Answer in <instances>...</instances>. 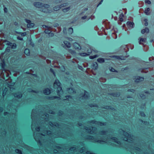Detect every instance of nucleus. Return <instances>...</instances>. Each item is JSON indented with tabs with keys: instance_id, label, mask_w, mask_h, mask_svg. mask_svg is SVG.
<instances>
[{
	"instance_id": "obj_1",
	"label": "nucleus",
	"mask_w": 154,
	"mask_h": 154,
	"mask_svg": "<svg viewBox=\"0 0 154 154\" xmlns=\"http://www.w3.org/2000/svg\"><path fill=\"white\" fill-rule=\"evenodd\" d=\"M36 111L35 109H33L32 110L31 118L32 120V122L31 125V128L32 131H33L34 129L37 131H40L43 132L44 134H40V133L34 132L33 136L34 138L36 141L38 143L40 144H41V142L43 141V142H45L44 140H45L43 138L47 135H51V137L54 138L58 137H60V135L58 134H51V131H48L46 128L43 129L41 128L40 129L39 128H37L38 124L37 121V118L36 116Z\"/></svg>"
},
{
	"instance_id": "obj_2",
	"label": "nucleus",
	"mask_w": 154,
	"mask_h": 154,
	"mask_svg": "<svg viewBox=\"0 0 154 154\" xmlns=\"http://www.w3.org/2000/svg\"><path fill=\"white\" fill-rule=\"evenodd\" d=\"M120 133L121 134H123V137H122L123 140H124L127 141L131 144H129L128 145L130 146L131 149L130 151L132 153L135 154L134 152L137 154H139V152H140V149L138 147L135 146L136 145L135 142L134 137L131 135H129L128 133L124 131L121 130L120 131Z\"/></svg>"
},
{
	"instance_id": "obj_3",
	"label": "nucleus",
	"mask_w": 154,
	"mask_h": 154,
	"mask_svg": "<svg viewBox=\"0 0 154 154\" xmlns=\"http://www.w3.org/2000/svg\"><path fill=\"white\" fill-rule=\"evenodd\" d=\"M61 83L58 80H56L54 83V88L57 89V95L60 96V95L63 93V91L60 86Z\"/></svg>"
},
{
	"instance_id": "obj_4",
	"label": "nucleus",
	"mask_w": 154,
	"mask_h": 154,
	"mask_svg": "<svg viewBox=\"0 0 154 154\" xmlns=\"http://www.w3.org/2000/svg\"><path fill=\"white\" fill-rule=\"evenodd\" d=\"M92 129L91 128H88L87 127H85V129L87 131L91 134H93L94 133V134H96V131L97 130V128L94 127H92Z\"/></svg>"
},
{
	"instance_id": "obj_5",
	"label": "nucleus",
	"mask_w": 154,
	"mask_h": 154,
	"mask_svg": "<svg viewBox=\"0 0 154 154\" xmlns=\"http://www.w3.org/2000/svg\"><path fill=\"white\" fill-rule=\"evenodd\" d=\"M108 139V140L106 139H104V140L106 141H107V140H108L109 141H110L111 140L112 142H114L115 143H116L117 144L116 145L117 146H121V142L120 141H118V139L116 137H112L110 138H109L108 137H107Z\"/></svg>"
},
{
	"instance_id": "obj_6",
	"label": "nucleus",
	"mask_w": 154,
	"mask_h": 154,
	"mask_svg": "<svg viewBox=\"0 0 154 154\" xmlns=\"http://www.w3.org/2000/svg\"><path fill=\"white\" fill-rule=\"evenodd\" d=\"M25 21L27 23V27L28 28H33L35 25L34 23H32L31 21L29 20L25 19Z\"/></svg>"
},
{
	"instance_id": "obj_7",
	"label": "nucleus",
	"mask_w": 154,
	"mask_h": 154,
	"mask_svg": "<svg viewBox=\"0 0 154 154\" xmlns=\"http://www.w3.org/2000/svg\"><path fill=\"white\" fill-rule=\"evenodd\" d=\"M90 123H92L93 124H94L96 125H99L101 126L102 125H106V123H103L102 122H98L96 121H95V120H92L89 122Z\"/></svg>"
},
{
	"instance_id": "obj_8",
	"label": "nucleus",
	"mask_w": 154,
	"mask_h": 154,
	"mask_svg": "<svg viewBox=\"0 0 154 154\" xmlns=\"http://www.w3.org/2000/svg\"><path fill=\"white\" fill-rule=\"evenodd\" d=\"M73 47L75 49L78 50H81V47L80 45L76 42H75L73 44Z\"/></svg>"
},
{
	"instance_id": "obj_9",
	"label": "nucleus",
	"mask_w": 154,
	"mask_h": 154,
	"mask_svg": "<svg viewBox=\"0 0 154 154\" xmlns=\"http://www.w3.org/2000/svg\"><path fill=\"white\" fill-rule=\"evenodd\" d=\"M97 53H98V54L95 55H94L89 56V57L90 59H94L101 56V54L100 52L98 51V52Z\"/></svg>"
},
{
	"instance_id": "obj_10",
	"label": "nucleus",
	"mask_w": 154,
	"mask_h": 154,
	"mask_svg": "<svg viewBox=\"0 0 154 154\" xmlns=\"http://www.w3.org/2000/svg\"><path fill=\"white\" fill-rule=\"evenodd\" d=\"M89 94L88 93L86 92V91H85L84 94L83 96L82 99H88L89 97Z\"/></svg>"
},
{
	"instance_id": "obj_11",
	"label": "nucleus",
	"mask_w": 154,
	"mask_h": 154,
	"mask_svg": "<svg viewBox=\"0 0 154 154\" xmlns=\"http://www.w3.org/2000/svg\"><path fill=\"white\" fill-rule=\"evenodd\" d=\"M93 52H94L95 53H97L98 51L96 50H92L90 48H88L87 50V52L88 54H90L91 53Z\"/></svg>"
},
{
	"instance_id": "obj_12",
	"label": "nucleus",
	"mask_w": 154,
	"mask_h": 154,
	"mask_svg": "<svg viewBox=\"0 0 154 154\" xmlns=\"http://www.w3.org/2000/svg\"><path fill=\"white\" fill-rule=\"evenodd\" d=\"M34 5L36 7L38 8H41L42 7V4L39 2H35L34 3Z\"/></svg>"
},
{
	"instance_id": "obj_13",
	"label": "nucleus",
	"mask_w": 154,
	"mask_h": 154,
	"mask_svg": "<svg viewBox=\"0 0 154 154\" xmlns=\"http://www.w3.org/2000/svg\"><path fill=\"white\" fill-rule=\"evenodd\" d=\"M49 125L50 126L52 127H59V124L57 123H55L54 124H53L52 123V122H49Z\"/></svg>"
},
{
	"instance_id": "obj_14",
	"label": "nucleus",
	"mask_w": 154,
	"mask_h": 154,
	"mask_svg": "<svg viewBox=\"0 0 154 154\" xmlns=\"http://www.w3.org/2000/svg\"><path fill=\"white\" fill-rule=\"evenodd\" d=\"M14 96L15 97L20 98L22 97V94L20 92H17L14 94Z\"/></svg>"
},
{
	"instance_id": "obj_15",
	"label": "nucleus",
	"mask_w": 154,
	"mask_h": 154,
	"mask_svg": "<svg viewBox=\"0 0 154 154\" xmlns=\"http://www.w3.org/2000/svg\"><path fill=\"white\" fill-rule=\"evenodd\" d=\"M126 24L128 27L133 28L134 25V23L131 21H128Z\"/></svg>"
},
{
	"instance_id": "obj_16",
	"label": "nucleus",
	"mask_w": 154,
	"mask_h": 154,
	"mask_svg": "<svg viewBox=\"0 0 154 154\" xmlns=\"http://www.w3.org/2000/svg\"><path fill=\"white\" fill-rule=\"evenodd\" d=\"M67 91L69 93L72 94L75 93L74 89L73 88H69L67 89Z\"/></svg>"
},
{
	"instance_id": "obj_17",
	"label": "nucleus",
	"mask_w": 154,
	"mask_h": 154,
	"mask_svg": "<svg viewBox=\"0 0 154 154\" xmlns=\"http://www.w3.org/2000/svg\"><path fill=\"white\" fill-rule=\"evenodd\" d=\"M144 78L143 77H141L140 76L137 77L136 79L135 82H141L143 80Z\"/></svg>"
},
{
	"instance_id": "obj_18",
	"label": "nucleus",
	"mask_w": 154,
	"mask_h": 154,
	"mask_svg": "<svg viewBox=\"0 0 154 154\" xmlns=\"http://www.w3.org/2000/svg\"><path fill=\"white\" fill-rule=\"evenodd\" d=\"M41 11H42L45 13H50L52 11L51 10H49L48 9H45L44 8H41Z\"/></svg>"
},
{
	"instance_id": "obj_19",
	"label": "nucleus",
	"mask_w": 154,
	"mask_h": 154,
	"mask_svg": "<svg viewBox=\"0 0 154 154\" xmlns=\"http://www.w3.org/2000/svg\"><path fill=\"white\" fill-rule=\"evenodd\" d=\"M98 64L97 62H94L93 63L92 68L94 69H96L98 68Z\"/></svg>"
},
{
	"instance_id": "obj_20",
	"label": "nucleus",
	"mask_w": 154,
	"mask_h": 154,
	"mask_svg": "<svg viewBox=\"0 0 154 154\" xmlns=\"http://www.w3.org/2000/svg\"><path fill=\"white\" fill-rule=\"evenodd\" d=\"M94 142H97V143H101L103 144L104 143H107L108 142H106L104 141H103L101 140H97L96 139H94L93 141Z\"/></svg>"
},
{
	"instance_id": "obj_21",
	"label": "nucleus",
	"mask_w": 154,
	"mask_h": 154,
	"mask_svg": "<svg viewBox=\"0 0 154 154\" xmlns=\"http://www.w3.org/2000/svg\"><path fill=\"white\" fill-rule=\"evenodd\" d=\"M51 93L50 90L48 88H46L44 91V93L46 95H48L50 94Z\"/></svg>"
},
{
	"instance_id": "obj_22",
	"label": "nucleus",
	"mask_w": 154,
	"mask_h": 154,
	"mask_svg": "<svg viewBox=\"0 0 154 154\" xmlns=\"http://www.w3.org/2000/svg\"><path fill=\"white\" fill-rule=\"evenodd\" d=\"M149 29L148 28L146 27L145 29H143L141 30V33L143 34L146 32V33H148L149 32Z\"/></svg>"
},
{
	"instance_id": "obj_23",
	"label": "nucleus",
	"mask_w": 154,
	"mask_h": 154,
	"mask_svg": "<svg viewBox=\"0 0 154 154\" xmlns=\"http://www.w3.org/2000/svg\"><path fill=\"white\" fill-rule=\"evenodd\" d=\"M61 8V7L60 5L56 6L54 7V8H53V9L54 11H58L59 9H60Z\"/></svg>"
},
{
	"instance_id": "obj_24",
	"label": "nucleus",
	"mask_w": 154,
	"mask_h": 154,
	"mask_svg": "<svg viewBox=\"0 0 154 154\" xmlns=\"http://www.w3.org/2000/svg\"><path fill=\"white\" fill-rule=\"evenodd\" d=\"M150 11V8H147L146 9H145L144 11V13L147 15H149L150 14V13L149 12Z\"/></svg>"
},
{
	"instance_id": "obj_25",
	"label": "nucleus",
	"mask_w": 154,
	"mask_h": 154,
	"mask_svg": "<svg viewBox=\"0 0 154 154\" xmlns=\"http://www.w3.org/2000/svg\"><path fill=\"white\" fill-rule=\"evenodd\" d=\"M63 43L66 46L67 48H70L71 47V44H70L68 42H67L66 41H64L63 42Z\"/></svg>"
},
{
	"instance_id": "obj_26",
	"label": "nucleus",
	"mask_w": 154,
	"mask_h": 154,
	"mask_svg": "<svg viewBox=\"0 0 154 154\" xmlns=\"http://www.w3.org/2000/svg\"><path fill=\"white\" fill-rule=\"evenodd\" d=\"M49 117V115L47 113H45L43 115H42L41 117V118L44 119H45V120H46V118L48 117Z\"/></svg>"
},
{
	"instance_id": "obj_27",
	"label": "nucleus",
	"mask_w": 154,
	"mask_h": 154,
	"mask_svg": "<svg viewBox=\"0 0 154 154\" xmlns=\"http://www.w3.org/2000/svg\"><path fill=\"white\" fill-rule=\"evenodd\" d=\"M97 61L100 63H104L105 60L103 58H99L97 59Z\"/></svg>"
},
{
	"instance_id": "obj_28",
	"label": "nucleus",
	"mask_w": 154,
	"mask_h": 154,
	"mask_svg": "<svg viewBox=\"0 0 154 154\" xmlns=\"http://www.w3.org/2000/svg\"><path fill=\"white\" fill-rule=\"evenodd\" d=\"M70 9V6L68 7L67 8L63 9L62 11L63 12L66 13Z\"/></svg>"
},
{
	"instance_id": "obj_29",
	"label": "nucleus",
	"mask_w": 154,
	"mask_h": 154,
	"mask_svg": "<svg viewBox=\"0 0 154 154\" xmlns=\"http://www.w3.org/2000/svg\"><path fill=\"white\" fill-rule=\"evenodd\" d=\"M24 53L27 55H29L30 54L29 50L28 49H26L24 50Z\"/></svg>"
},
{
	"instance_id": "obj_30",
	"label": "nucleus",
	"mask_w": 154,
	"mask_h": 154,
	"mask_svg": "<svg viewBox=\"0 0 154 154\" xmlns=\"http://www.w3.org/2000/svg\"><path fill=\"white\" fill-rule=\"evenodd\" d=\"M50 7L49 5L47 4H45L43 5H42V8H44L45 9H48Z\"/></svg>"
},
{
	"instance_id": "obj_31",
	"label": "nucleus",
	"mask_w": 154,
	"mask_h": 154,
	"mask_svg": "<svg viewBox=\"0 0 154 154\" xmlns=\"http://www.w3.org/2000/svg\"><path fill=\"white\" fill-rule=\"evenodd\" d=\"M0 66H1L2 68L4 69L5 66V63L3 60L2 61V63L0 64Z\"/></svg>"
},
{
	"instance_id": "obj_32",
	"label": "nucleus",
	"mask_w": 154,
	"mask_h": 154,
	"mask_svg": "<svg viewBox=\"0 0 154 154\" xmlns=\"http://www.w3.org/2000/svg\"><path fill=\"white\" fill-rule=\"evenodd\" d=\"M49 99L51 100H53L55 99H57L58 100L60 99V98L59 97L57 96H53L49 97Z\"/></svg>"
},
{
	"instance_id": "obj_33",
	"label": "nucleus",
	"mask_w": 154,
	"mask_h": 154,
	"mask_svg": "<svg viewBox=\"0 0 154 154\" xmlns=\"http://www.w3.org/2000/svg\"><path fill=\"white\" fill-rule=\"evenodd\" d=\"M10 46H11V48L13 49H15L16 48L17 45L15 43H12Z\"/></svg>"
},
{
	"instance_id": "obj_34",
	"label": "nucleus",
	"mask_w": 154,
	"mask_h": 154,
	"mask_svg": "<svg viewBox=\"0 0 154 154\" xmlns=\"http://www.w3.org/2000/svg\"><path fill=\"white\" fill-rule=\"evenodd\" d=\"M146 41V39L145 38H140V39L139 42V44H141V42H145Z\"/></svg>"
},
{
	"instance_id": "obj_35",
	"label": "nucleus",
	"mask_w": 154,
	"mask_h": 154,
	"mask_svg": "<svg viewBox=\"0 0 154 154\" xmlns=\"http://www.w3.org/2000/svg\"><path fill=\"white\" fill-rule=\"evenodd\" d=\"M116 58L117 59H120L121 60H124V58L122 56H115L114 57Z\"/></svg>"
},
{
	"instance_id": "obj_36",
	"label": "nucleus",
	"mask_w": 154,
	"mask_h": 154,
	"mask_svg": "<svg viewBox=\"0 0 154 154\" xmlns=\"http://www.w3.org/2000/svg\"><path fill=\"white\" fill-rule=\"evenodd\" d=\"M69 150L70 151H73L74 152H75V151H77L78 150V149H76V148L75 147H72L69 149Z\"/></svg>"
},
{
	"instance_id": "obj_37",
	"label": "nucleus",
	"mask_w": 154,
	"mask_h": 154,
	"mask_svg": "<svg viewBox=\"0 0 154 154\" xmlns=\"http://www.w3.org/2000/svg\"><path fill=\"white\" fill-rule=\"evenodd\" d=\"M79 54L80 56L83 57L89 55V54H88L85 53H80Z\"/></svg>"
},
{
	"instance_id": "obj_38",
	"label": "nucleus",
	"mask_w": 154,
	"mask_h": 154,
	"mask_svg": "<svg viewBox=\"0 0 154 154\" xmlns=\"http://www.w3.org/2000/svg\"><path fill=\"white\" fill-rule=\"evenodd\" d=\"M73 32V30L72 28H70L68 30V33L69 34H71L72 33V32Z\"/></svg>"
},
{
	"instance_id": "obj_39",
	"label": "nucleus",
	"mask_w": 154,
	"mask_h": 154,
	"mask_svg": "<svg viewBox=\"0 0 154 154\" xmlns=\"http://www.w3.org/2000/svg\"><path fill=\"white\" fill-rule=\"evenodd\" d=\"M50 28H48L46 29L45 31V32L46 34H49L51 32V31L49 29Z\"/></svg>"
},
{
	"instance_id": "obj_40",
	"label": "nucleus",
	"mask_w": 154,
	"mask_h": 154,
	"mask_svg": "<svg viewBox=\"0 0 154 154\" xmlns=\"http://www.w3.org/2000/svg\"><path fill=\"white\" fill-rule=\"evenodd\" d=\"M15 152L19 154H22V152L21 151H20V149H16L15 150Z\"/></svg>"
},
{
	"instance_id": "obj_41",
	"label": "nucleus",
	"mask_w": 154,
	"mask_h": 154,
	"mask_svg": "<svg viewBox=\"0 0 154 154\" xmlns=\"http://www.w3.org/2000/svg\"><path fill=\"white\" fill-rule=\"evenodd\" d=\"M68 5V3H63V4H61L60 5L61 7H66Z\"/></svg>"
},
{
	"instance_id": "obj_42",
	"label": "nucleus",
	"mask_w": 154,
	"mask_h": 154,
	"mask_svg": "<svg viewBox=\"0 0 154 154\" xmlns=\"http://www.w3.org/2000/svg\"><path fill=\"white\" fill-rule=\"evenodd\" d=\"M147 19H145L144 20V21L145 22L144 25L146 26H147L148 25V23L147 22Z\"/></svg>"
},
{
	"instance_id": "obj_43",
	"label": "nucleus",
	"mask_w": 154,
	"mask_h": 154,
	"mask_svg": "<svg viewBox=\"0 0 154 154\" xmlns=\"http://www.w3.org/2000/svg\"><path fill=\"white\" fill-rule=\"evenodd\" d=\"M106 132L104 131H101V132H100L99 133V134L100 135H104L105 134V133Z\"/></svg>"
},
{
	"instance_id": "obj_44",
	"label": "nucleus",
	"mask_w": 154,
	"mask_h": 154,
	"mask_svg": "<svg viewBox=\"0 0 154 154\" xmlns=\"http://www.w3.org/2000/svg\"><path fill=\"white\" fill-rule=\"evenodd\" d=\"M85 149V148L83 147L81 149H80V150L79 151L80 153H82V152H83L84 151Z\"/></svg>"
},
{
	"instance_id": "obj_45",
	"label": "nucleus",
	"mask_w": 154,
	"mask_h": 154,
	"mask_svg": "<svg viewBox=\"0 0 154 154\" xmlns=\"http://www.w3.org/2000/svg\"><path fill=\"white\" fill-rule=\"evenodd\" d=\"M87 138L90 140H93L94 139V137L91 135H89L88 136Z\"/></svg>"
},
{
	"instance_id": "obj_46",
	"label": "nucleus",
	"mask_w": 154,
	"mask_h": 154,
	"mask_svg": "<svg viewBox=\"0 0 154 154\" xmlns=\"http://www.w3.org/2000/svg\"><path fill=\"white\" fill-rule=\"evenodd\" d=\"M42 26L43 28H51V26H46L45 25H43Z\"/></svg>"
},
{
	"instance_id": "obj_47",
	"label": "nucleus",
	"mask_w": 154,
	"mask_h": 154,
	"mask_svg": "<svg viewBox=\"0 0 154 154\" xmlns=\"http://www.w3.org/2000/svg\"><path fill=\"white\" fill-rule=\"evenodd\" d=\"M3 7H4V11L5 13H7L8 12L7 8L5 6H3Z\"/></svg>"
},
{
	"instance_id": "obj_48",
	"label": "nucleus",
	"mask_w": 154,
	"mask_h": 154,
	"mask_svg": "<svg viewBox=\"0 0 154 154\" xmlns=\"http://www.w3.org/2000/svg\"><path fill=\"white\" fill-rule=\"evenodd\" d=\"M140 97H141L142 99H144L145 98V95H144L143 94H141L140 95Z\"/></svg>"
},
{
	"instance_id": "obj_49",
	"label": "nucleus",
	"mask_w": 154,
	"mask_h": 154,
	"mask_svg": "<svg viewBox=\"0 0 154 154\" xmlns=\"http://www.w3.org/2000/svg\"><path fill=\"white\" fill-rule=\"evenodd\" d=\"M91 107H96L97 106V105L95 104H91L89 105Z\"/></svg>"
},
{
	"instance_id": "obj_50",
	"label": "nucleus",
	"mask_w": 154,
	"mask_h": 154,
	"mask_svg": "<svg viewBox=\"0 0 154 154\" xmlns=\"http://www.w3.org/2000/svg\"><path fill=\"white\" fill-rule=\"evenodd\" d=\"M4 45H3V44L1 45L0 44V50H2L4 47Z\"/></svg>"
},
{
	"instance_id": "obj_51",
	"label": "nucleus",
	"mask_w": 154,
	"mask_h": 154,
	"mask_svg": "<svg viewBox=\"0 0 154 154\" xmlns=\"http://www.w3.org/2000/svg\"><path fill=\"white\" fill-rule=\"evenodd\" d=\"M145 3L148 4H151V2L149 0H147L145 1Z\"/></svg>"
},
{
	"instance_id": "obj_52",
	"label": "nucleus",
	"mask_w": 154,
	"mask_h": 154,
	"mask_svg": "<svg viewBox=\"0 0 154 154\" xmlns=\"http://www.w3.org/2000/svg\"><path fill=\"white\" fill-rule=\"evenodd\" d=\"M63 32L65 34H66V28H63Z\"/></svg>"
},
{
	"instance_id": "obj_53",
	"label": "nucleus",
	"mask_w": 154,
	"mask_h": 154,
	"mask_svg": "<svg viewBox=\"0 0 154 154\" xmlns=\"http://www.w3.org/2000/svg\"><path fill=\"white\" fill-rule=\"evenodd\" d=\"M104 108H105L106 109H112L111 107H110L109 106H106Z\"/></svg>"
},
{
	"instance_id": "obj_54",
	"label": "nucleus",
	"mask_w": 154,
	"mask_h": 154,
	"mask_svg": "<svg viewBox=\"0 0 154 154\" xmlns=\"http://www.w3.org/2000/svg\"><path fill=\"white\" fill-rule=\"evenodd\" d=\"M6 42H7V43H6V44L8 45H10V46L12 44V43H11L7 41Z\"/></svg>"
},
{
	"instance_id": "obj_55",
	"label": "nucleus",
	"mask_w": 154,
	"mask_h": 154,
	"mask_svg": "<svg viewBox=\"0 0 154 154\" xmlns=\"http://www.w3.org/2000/svg\"><path fill=\"white\" fill-rule=\"evenodd\" d=\"M110 70L112 72H117V71H116L113 68L111 67V69H110Z\"/></svg>"
},
{
	"instance_id": "obj_56",
	"label": "nucleus",
	"mask_w": 154,
	"mask_h": 154,
	"mask_svg": "<svg viewBox=\"0 0 154 154\" xmlns=\"http://www.w3.org/2000/svg\"><path fill=\"white\" fill-rule=\"evenodd\" d=\"M140 114L141 115V116H145V114H144V113L143 112H140Z\"/></svg>"
},
{
	"instance_id": "obj_57",
	"label": "nucleus",
	"mask_w": 154,
	"mask_h": 154,
	"mask_svg": "<svg viewBox=\"0 0 154 154\" xmlns=\"http://www.w3.org/2000/svg\"><path fill=\"white\" fill-rule=\"evenodd\" d=\"M26 35V33L25 32L21 33V35L22 36H25Z\"/></svg>"
},
{
	"instance_id": "obj_58",
	"label": "nucleus",
	"mask_w": 154,
	"mask_h": 154,
	"mask_svg": "<svg viewBox=\"0 0 154 154\" xmlns=\"http://www.w3.org/2000/svg\"><path fill=\"white\" fill-rule=\"evenodd\" d=\"M50 71L51 72H52L53 74L54 75H55V72H54V71L53 69L51 68L50 69Z\"/></svg>"
},
{
	"instance_id": "obj_59",
	"label": "nucleus",
	"mask_w": 154,
	"mask_h": 154,
	"mask_svg": "<svg viewBox=\"0 0 154 154\" xmlns=\"http://www.w3.org/2000/svg\"><path fill=\"white\" fill-rule=\"evenodd\" d=\"M53 26L54 27H57L58 26V24L57 23H55L54 24Z\"/></svg>"
},
{
	"instance_id": "obj_60",
	"label": "nucleus",
	"mask_w": 154,
	"mask_h": 154,
	"mask_svg": "<svg viewBox=\"0 0 154 154\" xmlns=\"http://www.w3.org/2000/svg\"><path fill=\"white\" fill-rule=\"evenodd\" d=\"M17 38L18 40H23V38H22L21 37H20V36H19L17 37Z\"/></svg>"
},
{
	"instance_id": "obj_61",
	"label": "nucleus",
	"mask_w": 154,
	"mask_h": 154,
	"mask_svg": "<svg viewBox=\"0 0 154 154\" xmlns=\"http://www.w3.org/2000/svg\"><path fill=\"white\" fill-rule=\"evenodd\" d=\"M54 34L53 33L50 32V33L49 34V36H51V37L53 36H54Z\"/></svg>"
},
{
	"instance_id": "obj_62",
	"label": "nucleus",
	"mask_w": 154,
	"mask_h": 154,
	"mask_svg": "<svg viewBox=\"0 0 154 154\" xmlns=\"http://www.w3.org/2000/svg\"><path fill=\"white\" fill-rule=\"evenodd\" d=\"M128 91H131V92H134V90H133V89H129L128 90Z\"/></svg>"
},
{
	"instance_id": "obj_63",
	"label": "nucleus",
	"mask_w": 154,
	"mask_h": 154,
	"mask_svg": "<svg viewBox=\"0 0 154 154\" xmlns=\"http://www.w3.org/2000/svg\"><path fill=\"white\" fill-rule=\"evenodd\" d=\"M87 17V16H84L82 17L81 18L83 20L85 19Z\"/></svg>"
},
{
	"instance_id": "obj_64",
	"label": "nucleus",
	"mask_w": 154,
	"mask_h": 154,
	"mask_svg": "<svg viewBox=\"0 0 154 154\" xmlns=\"http://www.w3.org/2000/svg\"><path fill=\"white\" fill-rule=\"evenodd\" d=\"M86 154H95L92 153L89 151H88L86 152Z\"/></svg>"
}]
</instances>
